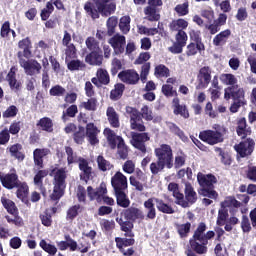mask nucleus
I'll use <instances>...</instances> for the list:
<instances>
[{"instance_id": "f257e3e1", "label": "nucleus", "mask_w": 256, "mask_h": 256, "mask_svg": "<svg viewBox=\"0 0 256 256\" xmlns=\"http://www.w3.org/2000/svg\"><path fill=\"white\" fill-rule=\"evenodd\" d=\"M120 217L115 218L116 223H118L120 230L124 233L123 237H116L115 243L116 247L123 256H133L135 255V232L133 229L137 219L140 221H145V213L143 210L137 207H129L121 211ZM129 247V248H127Z\"/></svg>"}, {"instance_id": "f03ea898", "label": "nucleus", "mask_w": 256, "mask_h": 256, "mask_svg": "<svg viewBox=\"0 0 256 256\" xmlns=\"http://www.w3.org/2000/svg\"><path fill=\"white\" fill-rule=\"evenodd\" d=\"M126 113L130 117V128L132 131H137L131 132L130 143L134 149H137L140 153L145 155L147 153V146L145 143L151 141V137H149V133L145 132L147 131V127H145V124L143 123L141 112H139L137 108L127 106Z\"/></svg>"}, {"instance_id": "7ed1b4c3", "label": "nucleus", "mask_w": 256, "mask_h": 256, "mask_svg": "<svg viewBox=\"0 0 256 256\" xmlns=\"http://www.w3.org/2000/svg\"><path fill=\"white\" fill-rule=\"evenodd\" d=\"M156 162L150 164V171L152 175H159L164 169H181L185 165V155H178L173 162V148L169 144H161L154 149Z\"/></svg>"}, {"instance_id": "20e7f679", "label": "nucleus", "mask_w": 256, "mask_h": 256, "mask_svg": "<svg viewBox=\"0 0 256 256\" xmlns=\"http://www.w3.org/2000/svg\"><path fill=\"white\" fill-rule=\"evenodd\" d=\"M18 49H21L22 51H18L17 57L19 59L20 67L24 68V71L26 75H30L33 77V75H39L41 73V63H39L37 60H25V59H31L33 52L31 49H33V42H31V38L26 37L18 42ZM25 57V59L23 58Z\"/></svg>"}, {"instance_id": "39448f33", "label": "nucleus", "mask_w": 256, "mask_h": 256, "mask_svg": "<svg viewBox=\"0 0 256 256\" xmlns=\"http://www.w3.org/2000/svg\"><path fill=\"white\" fill-rule=\"evenodd\" d=\"M206 231L207 224L200 222L194 231L192 238L189 240L191 249L195 251L197 255L207 254V251H209V248H207L209 240L215 237V232L213 230H210L205 234Z\"/></svg>"}, {"instance_id": "423d86ee", "label": "nucleus", "mask_w": 256, "mask_h": 256, "mask_svg": "<svg viewBox=\"0 0 256 256\" xmlns=\"http://www.w3.org/2000/svg\"><path fill=\"white\" fill-rule=\"evenodd\" d=\"M50 177L53 178V192L50 195L51 201L56 203L65 195V189H67V168L55 167L50 170Z\"/></svg>"}, {"instance_id": "0eeeda50", "label": "nucleus", "mask_w": 256, "mask_h": 256, "mask_svg": "<svg viewBox=\"0 0 256 256\" xmlns=\"http://www.w3.org/2000/svg\"><path fill=\"white\" fill-rule=\"evenodd\" d=\"M198 185L201 187L199 194L202 197H208V199L217 200L219 193L215 190V185H217V177L213 174H203L199 172L197 174Z\"/></svg>"}, {"instance_id": "6e6552de", "label": "nucleus", "mask_w": 256, "mask_h": 256, "mask_svg": "<svg viewBox=\"0 0 256 256\" xmlns=\"http://www.w3.org/2000/svg\"><path fill=\"white\" fill-rule=\"evenodd\" d=\"M95 4H93L91 1H87L84 4V11L87 15V17H91L93 21L95 19H99L100 15L102 17H109L110 15H113L117 9V5L113 2L111 3H104L103 8L99 6L97 3V0H93ZM96 5V8H95Z\"/></svg>"}, {"instance_id": "1a4fd4ad", "label": "nucleus", "mask_w": 256, "mask_h": 256, "mask_svg": "<svg viewBox=\"0 0 256 256\" xmlns=\"http://www.w3.org/2000/svg\"><path fill=\"white\" fill-rule=\"evenodd\" d=\"M104 136L110 149L115 150L117 148V155L123 160L129 157V147L125 144L123 137L117 135L111 128L104 129Z\"/></svg>"}, {"instance_id": "9d476101", "label": "nucleus", "mask_w": 256, "mask_h": 256, "mask_svg": "<svg viewBox=\"0 0 256 256\" xmlns=\"http://www.w3.org/2000/svg\"><path fill=\"white\" fill-rule=\"evenodd\" d=\"M214 130H203L199 133V139L208 145H217L223 143L227 128L219 124H215Z\"/></svg>"}, {"instance_id": "9b49d317", "label": "nucleus", "mask_w": 256, "mask_h": 256, "mask_svg": "<svg viewBox=\"0 0 256 256\" xmlns=\"http://www.w3.org/2000/svg\"><path fill=\"white\" fill-rule=\"evenodd\" d=\"M234 151H236L237 157H240V159L251 157L253 151H255V140L251 137L242 139L239 144L234 145Z\"/></svg>"}, {"instance_id": "f8f14e48", "label": "nucleus", "mask_w": 256, "mask_h": 256, "mask_svg": "<svg viewBox=\"0 0 256 256\" xmlns=\"http://www.w3.org/2000/svg\"><path fill=\"white\" fill-rule=\"evenodd\" d=\"M151 59V53L141 52L138 59L135 60V65H142L140 72V79L142 83H147V77H149V72L151 71V62H147Z\"/></svg>"}, {"instance_id": "ddd939ff", "label": "nucleus", "mask_w": 256, "mask_h": 256, "mask_svg": "<svg viewBox=\"0 0 256 256\" xmlns=\"http://www.w3.org/2000/svg\"><path fill=\"white\" fill-rule=\"evenodd\" d=\"M21 180H19V175L15 168L11 170L10 173L0 172V183L4 187V189H8L9 191L19 187Z\"/></svg>"}, {"instance_id": "4468645a", "label": "nucleus", "mask_w": 256, "mask_h": 256, "mask_svg": "<svg viewBox=\"0 0 256 256\" xmlns=\"http://www.w3.org/2000/svg\"><path fill=\"white\" fill-rule=\"evenodd\" d=\"M213 70L209 66H203L199 69L197 74V86L196 89H207L209 83H211Z\"/></svg>"}, {"instance_id": "2eb2a0df", "label": "nucleus", "mask_w": 256, "mask_h": 256, "mask_svg": "<svg viewBox=\"0 0 256 256\" xmlns=\"http://www.w3.org/2000/svg\"><path fill=\"white\" fill-rule=\"evenodd\" d=\"M111 185L114 193H123L129 191L127 184V176L121 172H116L111 178Z\"/></svg>"}, {"instance_id": "dca6fc26", "label": "nucleus", "mask_w": 256, "mask_h": 256, "mask_svg": "<svg viewBox=\"0 0 256 256\" xmlns=\"http://www.w3.org/2000/svg\"><path fill=\"white\" fill-rule=\"evenodd\" d=\"M187 32L183 30H179L175 36V42L171 47H169L170 53H173L174 55H179V53H183V47L187 45Z\"/></svg>"}, {"instance_id": "f3484780", "label": "nucleus", "mask_w": 256, "mask_h": 256, "mask_svg": "<svg viewBox=\"0 0 256 256\" xmlns=\"http://www.w3.org/2000/svg\"><path fill=\"white\" fill-rule=\"evenodd\" d=\"M224 99H226V101L233 99V101L243 102V99H245V90L240 88L238 84H236V86H229L224 90Z\"/></svg>"}, {"instance_id": "a211bd4d", "label": "nucleus", "mask_w": 256, "mask_h": 256, "mask_svg": "<svg viewBox=\"0 0 256 256\" xmlns=\"http://www.w3.org/2000/svg\"><path fill=\"white\" fill-rule=\"evenodd\" d=\"M118 78L122 83H126V85H137V83H139V79L141 80L139 73L133 69L119 72Z\"/></svg>"}, {"instance_id": "6ab92c4d", "label": "nucleus", "mask_w": 256, "mask_h": 256, "mask_svg": "<svg viewBox=\"0 0 256 256\" xmlns=\"http://www.w3.org/2000/svg\"><path fill=\"white\" fill-rule=\"evenodd\" d=\"M87 195L90 201H97V203L101 205V199L103 196L107 195V185L102 182L96 189H93L92 186H88Z\"/></svg>"}, {"instance_id": "aec40b11", "label": "nucleus", "mask_w": 256, "mask_h": 256, "mask_svg": "<svg viewBox=\"0 0 256 256\" xmlns=\"http://www.w3.org/2000/svg\"><path fill=\"white\" fill-rule=\"evenodd\" d=\"M146 221H155L157 219V208H155V197L149 198L143 203Z\"/></svg>"}, {"instance_id": "412c9836", "label": "nucleus", "mask_w": 256, "mask_h": 256, "mask_svg": "<svg viewBox=\"0 0 256 256\" xmlns=\"http://www.w3.org/2000/svg\"><path fill=\"white\" fill-rule=\"evenodd\" d=\"M78 167L81 171L80 180L84 181L85 183H89V180L91 179V175L93 173V168L89 166V162L87 161V159L79 157Z\"/></svg>"}, {"instance_id": "4be33fe9", "label": "nucleus", "mask_w": 256, "mask_h": 256, "mask_svg": "<svg viewBox=\"0 0 256 256\" xmlns=\"http://www.w3.org/2000/svg\"><path fill=\"white\" fill-rule=\"evenodd\" d=\"M91 81L96 87H101L102 85H109L111 83V77L106 69L99 68L96 72V77H93Z\"/></svg>"}, {"instance_id": "5701e85b", "label": "nucleus", "mask_w": 256, "mask_h": 256, "mask_svg": "<svg viewBox=\"0 0 256 256\" xmlns=\"http://www.w3.org/2000/svg\"><path fill=\"white\" fill-rule=\"evenodd\" d=\"M125 36L115 35L109 40V44L114 50L115 55H122L125 53Z\"/></svg>"}, {"instance_id": "b1692460", "label": "nucleus", "mask_w": 256, "mask_h": 256, "mask_svg": "<svg viewBox=\"0 0 256 256\" xmlns=\"http://www.w3.org/2000/svg\"><path fill=\"white\" fill-rule=\"evenodd\" d=\"M227 24V14L220 13L218 18L213 21L212 24L206 25V29L210 32V35H215L221 31V27Z\"/></svg>"}, {"instance_id": "393cba45", "label": "nucleus", "mask_w": 256, "mask_h": 256, "mask_svg": "<svg viewBox=\"0 0 256 256\" xmlns=\"http://www.w3.org/2000/svg\"><path fill=\"white\" fill-rule=\"evenodd\" d=\"M236 133L240 139H247V137L251 136L253 130L251 126L247 125V119L240 118L237 121Z\"/></svg>"}, {"instance_id": "a878e982", "label": "nucleus", "mask_w": 256, "mask_h": 256, "mask_svg": "<svg viewBox=\"0 0 256 256\" xmlns=\"http://www.w3.org/2000/svg\"><path fill=\"white\" fill-rule=\"evenodd\" d=\"M85 63L95 67L103 65V50H95L85 56Z\"/></svg>"}, {"instance_id": "bb28decb", "label": "nucleus", "mask_w": 256, "mask_h": 256, "mask_svg": "<svg viewBox=\"0 0 256 256\" xmlns=\"http://www.w3.org/2000/svg\"><path fill=\"white\" fill-rule=\"evenodd\" d=\"M85 133L90 145H99V138H97V136L99 135L100 131L94 123H88L86 125Z\"/></svg>"}, {"instance_id": "cd10ccee", "label": "nucleus", "mask_w": 256, "mask_h": 256, "mask_svg": "<svg viewBox=\"0 0 256 256\" xmlns=\"http://www.w3.org/2000/svg\"><path fill=\"white\" fill-rule=\"evenodd\" d=\"M181 100L179 97L173 98L172 107L174 115H180L183 119H189V110L187 109V105L180 104Z\"/></svg>"}, {"instance_id": "c85d7f7f", "label": "nucleus", "mask_w": 256, "mask_h": 256, "mask_svg": "<svg viewBox=\"0 0 256 256\" xmlns=\"http://www.w3.org/2000/svg\"><path fill=\"white\" fill-rule=\"evenodd\" d=\"M7 151L10 155L17 159V161H24L25 160V152L23 151V144L15 143L7 147Z\"/></svg>"}, {"instance_id": "c756f323", "label": "nucleus", "mask_w": 256, "mask_h": 256, "mask_svg": "<svg viewBox=\"0 0 256 256\" xmlns=\"http://www.w3.org/2000/svg\"><path fill=\"white\" fill-rule=\"evenodd\" d=\"M47 155H49V149L47 148H36L33 151L34 164L38 169H43V167H45L43 164V158L47 157Z\"/></svg>"}, {"instance_id": "7c9ffc66", "label": "nucleus", "mask_w": 256, "mask_h": 256, "mask_svg": "<svg viewBox=\"0 0 256 256\" xmlns=\"http://www.w3.org/2000/svg\"><path fill=\"white\" fill-rule=\"evenodd\" d=\"M15 189H17L16 197L20 199L22 203H29V185L27 182H20Z\"/></svg>"}, {"instance_id": "2f4dec72", "label": "nucleus", "mask_w": 256, "mask_h": 256, "mask_svg": "<svg viewBox=\"0 0 256 256\" xmlns=\"http://www.w3.org/2000/svg\"><path fill=\"white\" fill-rule=\"evenodd\" d=\"M106 117L111 127L114 129H119V127H121V123L119 122V114H117V111H115L113 106L107 108Z\"/></svg>"}, {"instance_id": "473e14b6", "label": "nucleus", "mask_w": 256, "mask_h": 256, "mask_svg": "<svg viewBox=\"0 0 256 256\" xmlns=\"http://www.w3.org/2000/svg\"><path fill=\"white\" fill-rule=\"evenodd\" d=\"M49 175V170L47 169H39L37 173L34 175V185L39 187L42 195H45V186H43V179Z\"/></svg>"}, {"instance_id": "72a5a7b5", "label": "nucleus", "mask_w": 256, "mask_h": 256, "mask_svg": "<svg viewBox=\"0 0 256 256\" xmlns=\"http://www.w3.org/2000/svg\"><path fill=\"white\" fill-rule=\"evenodd\" d=\"M231 37V30L226 29L218 33L214 38H213V45L215 47H223V45L227 44V41Z\"/></svg>"}, {"instance_id": "f704fd0d", "label": "nucleus", "mask_w": 256, "mask_h": 256, "mask_svg": "<svg viewBox=\"0 0 256 256\" xmlns=\"http://www.w3.org/2000/svg\"><path fill=\"white\" fill-rule=\"evenodd\" d=\"M116 198V204L122 209H127L131 205V200H129V190L125 192H116L114 193Z\"/></svg>"}, {"instance_id": "c9c22d12", "label": "nucleus", "mask_w": 256, "mask_h": 256, "mask_svg": "<svg viewBox=\"0 0 256 256\" xmlns=\"http://www.w3.org/2000/svg\"><path fill=\"white\" fill-rule=\"evenodd\" d=\"M154 203L156 204V209L160 213H164L166 215H173V213H175V209H173V206L165 203V201L161 198L154 197Z\"/></svg>"}, {"instance_id": "e433bc0d", "label": "nucleus", "mask_w": 256, "mask_h": 256, "mask_svg": "<svg viewBox=\"0 0 256 256\" xmlns=\"http://www.w3.org/2000/svg\"><path fill=\"white\" fill-rule=\"evenodd\" d=\"M184 195L185 201L188 203V205H194V203H197V192H195V189L191 183L185 184Z\"/></svg>"}, {"instance_id": "4c0bfd02", "label": "nucleus", "mask_w": 256, "mask_h": 256, "mask_svg": "<svg viewBox=\"0 0 256 256\" xmlns=\"http://www.w3.org/2000/svg\"><path fill=\"white\" fill-rule=\"evenodd\" d=\"M6 79L12 91H19V89H21V82L17 81V74L15 73V68L12 67L10 69L6 76Z\"/></svg>"}, {"instance_id": "58836bf2", "label": "nucleus", "mask_w": 256, "mask_h": 256, "mask_svg": "<svg viewBox=\"0 0 256 256\" xmlns=\"http://www.w3.org/2000/svg\"><path fill=\"white\" fill-rule=\"evenodd\" d=\"M65 239L66 241H60L57 243V247L60 249V251H67V249H70V251H75L77 249V241L73 240L69 235H66Z\"/></svg>"}, {"instance_id": "ea45409f", "label": "nucleus", "mask_w": 256, "mask_h": 256, "mask_svg": "<svg viewBox=\"0 0 256 256\" xmlns=\"http://www.w3.org/2000/svg\"><path fill=\"white\" fill-rule=\"evenodd\" d=\"M144 15L146 21H159L161 19V14H159V10L152 6H146L144 8Z\"/></svg>"}, {"instance_id": "a19ab883", "label": "nucleus", "mask_w": 256, "mask_h": 256, "mask_svg": "<svg viewBox=\"0 0 256 256\" xmlns=\"http://www.w3.org/2000/svg\"><path fill=\"white\" fill-rule=\"evenodd\" d=\"M36 127H39L41 131H45L46 133H53L54 124L53 120L49 117H43L36 123Z\"/></svg>"}, {"instance_id": "79ce46f5", "label": "nucleus", "mask_w": 256, "mask_h": 256, "mask_svg": "<svg viewBox=\"0 0 256 256\" xmlns=\"http://www.w3.org/2000/svg\"><path fill=\"white\" fill-rule=\"evenodd\" d=\"M123 93H125V84L123 83L115 84L114 89L110 91L111 101H119V99L123 97Z\"/></svg>"}, {"instance_id": "37998d69", "label": "nucleus", "mask_w": 256, "mask_h": 256, "mask_svg": "<svg viewBox=\"0 0 256 256\" xmlns=\"http://www.w3.org/2000/svg\"><path fill=\"white\" fill-rule=\"evenodd\" d=\"M1 203L4 209H6L7 213H9L10 215H17V213H19V209L17 208V205H15V202H13V200L7 197H2Z\"/></svg>"}, {"instance_id": "c03bdc74", "label": "nucleus", "mask_w": 256, "mask_h": 256, "mask_svg": "<svg viewBox=\"0 0 256 256\" xmlns=\"http://www.w3.org/2000/svg\"><path fill=\"white\" fill-rule=\"evenodd\" d=\"M78 113H79V108L77 107V105L72 104L66 109V111H63L61 119L63 123H67V121H69V118L70 119L75 118Z\"/></svg>"}, {"instance_id": "a18cd8bd", "label": "nucleus", "mask_w": 256, "mask_h": 256, "mask_svg": "<svg viewBox=\"0 0 256 256\" xmlns=\"http://www.w3.org/2000/svg\"><path fill=\"white\" fill-rule=\"evenodd\" d=\"M220 207L224 209H239L241 207V202H239L234 196H228L224 201L220 203Z\"/></svg>"}, {"instance_id": "49530a36", "label": "nucleus", "mask_w": 256, "mask_h": 256, "mask_svg": "<svg viewBox=\"0 0 256 256\" xmlns=\"http://www.w3.org/2000/svg\"><path fill=\"white\" fill-rule=\"evenodd\" d=\"M81 211H83V207H81V204H75L71 206L66 212V220L75 221V218L79 216Z\"/></svg>"}, {"instance_id": "de8ad7c7", "label": "nucleus", "mask_w": 256, "mask_h": 256, "mask_svg": "<svg viewBox=\"0 0 256 256\" xmlns=\"http://www.w3.org/2000/svg\"><path fill=\"white\" fill-rule=\"evenodd\" d=\"M85 137L87 135L83 126H78V130L72 134L73 141L76 145H83L85 143Z\"/></svg>"}, {"instance_id": "09e8293b", "label": "nucleus", "mask_w": 256, "mask_h": 256, "mask_svg": "<svg viewBox=\"0 0 256 256\" xmlns=\"http://www.w3.org/2000/svg\"><path fill=\"white\" fill-rule=\"evenodd\" d=\"M154 75L157 79L167 78L171 75V71L165 66V64H159L154 69Z\"/></svg>"}, {"instance_id": "8fccbe9b", "label": "nucleus", "mask_w": 256, "mask_h": 256, "mask_svg": "<svg viewBox=\"0 0 256 256\" xmlns=\"http://www.w3.org/2000/svg\"><path fill=\"white\" fill-rule=\"evenodd\" d=\"M200 16L203 17V19H206L207 23L211 25L215 19V10L210 6H207L200 10Z\"/></svg>"}, {"instance_id": "3c124183", "label": "nucleus", "mask_w": 256, "mask_h": 256, "mask_svg": "<svg viewBox=\"0 0 256 256\" xmlns=\"http://www.w3.org/2000/svg\"><path fill=\"white\" fill-rule=\"evenodd\" d=\"M97 165H98V169L100 171H111V169H113V164H111V162H109L108 160L105 159V157H103V155H99L96 159Z\"/></svg>"}, {"instance_id": "603ef678", "label": "nucleus", "mask_w": 256, "mask_h": 256, "mask_svg": "<svg viewBox=\"0 0 256 256\" xmlns=\"http://www.w3.org/2000/svg\"><path fill=\"white\" fill-rule=\"evenodd\" d=\"M176 229L181 239H187V237H189V233H191V224L190 222H187L185 224H178L176 226Z\"/></svg>"}, {"instance_id": "864d4df0", "label": "nucleus", "mask_w": 256, "mask_h": 256, "mask_svg": "<svg viewBox=\"0 0 256 256\" xmlns=\"http://www.w3.org/2000/svg\"><path fill=\"white\" fill-rule=\"evenodd\" d=\"M39 219L44 227H51V225H53V216L49 208H46L45 211L39 215Z\"/></svg>"}, {"instance_id": "5fc2aeb1", "label": "nucleus", "mask_w": 256, "mask_h": 256, "mask_svg": "<svg viewBox=\"0 0 256 256\" xmlns=\"http://www.w3.org/2000/svg\"><path fill=\"white\" fill-rule=\"evenodd\" d=\"M119 23L116 16L109 17L106 22L107 27V35L109 37H113L115 35V28L117 27V24Z\"/></svg>"}, {"instance_id": "6e6d98bb", "label": "nucleus", "mask_w": 256, "mask_h": 256, "mask_svg": "<svg viewBox=\"0 0 256 256\" xmlns=\"http://www.w3.org/2000/svg\"><path fill=\"white\" fill-rule=\"evenodd\" d=\"M65 153L67 155V163L68 165H73V163L79 164V157L77 156V153L73 150L71 146H65Z\"/></svg>"}, {"instance_id": "4d7b16f0", "label": "nucleus", "mask_w": 256, "mask_h": 256, "mask_svg": "<svg viewBox=\"0 0 256 256\" xmlns=\"http://www.w3.org/2000/svg\"><path fill=\"white\" fill-rule=\"evenodd\" d=\"M79 108L86 111H95L97 109V98L90 97L86 102H81Z\"/></svg>"}, {"instance_id": "13d9d810", "label": "nucleus", "mask_w": 256, "mask_h": 256, "mask_svg": "<svg viewBox=\"0 0 256 256\" xmlns=\"http://www.w3.org/2000/svg\"><path fill=\"white\" fill-rule=\"evenodd\" d=\"M39 246L41 249H43V251H45V253H48V256L57 255V247L53 244L47 243L45 239H42L39 242Z\"/></svg>"}, {"instance_id": "bf43d9fd", "label": "nucleus", "mask_w": 256, "mask_h": 256, "mask_svg": "<svg viewBox=\"0 0 256 256\" xmlns=\"http://www.w3.org/2000/svg\"><path fill=\"white\" fill-rule=\"evenodd\" d=\"M119 27L122 33L127 35L129 31H131V17L130 16H123L120 18Z\"/></svg>"}, {"instance_id": "052dcab7", "label": "nucleus", "mask_w": 256, "mask_h": 256, "mask_svg": "<svg viewBox=\"0 0 256 256\" xmlns=\"http://www.w3.org/2000/svg\"><path fill=\"white\" fill-rule=\"evenodd\" d=\"M67 67L69 71H83L87 67V64L85 62L76 59V60H71L68 64Z\"/></svg>"}, {"instance_id": "680f3d73", "label": "nucleus", "mask_w": 256, "mask_h": 256, "mask_svg": "<svg viewBox=\"0 0 256 256\" xmlns=\"http://www.w3.org/2000/svg\"><path fill=\"white\" fill-rule=\"evenodd\" d=\"M227 219H229V210L220 206V209L218 210L216 225L222 227V225H225V221H227Z\"/></svg>"}, {"instance_id": "e2e57ef3", "label": "nucleus", "mask_w": 256, "mask_h": 256, "mask_svg": "<svg viewBox=\"0 0 256 256\" xmlns=\"http://www.w3.org/2000/svg\"><path fill=\"white\" fill-rule=\"evenodd\" d=\"M161 91H162V94L164 95V97H167V98L174 97V99L176 97H179L177 90H175V88H173V85H171V84L162 85Z\"/></svg>"}, {"instance_id": "0e129e2a", "label": "nucleus", "mask_w": 256, "mask_h": 256, "mask_svg": "<svg viewBox=\"0 0 256 256\" xmlns=\"http://www.w3.org/2000/svg\"><path fill=\"white\" fill-rule=\"evenodd\" d=\"M89 249H91V242L82 236L78 240L76 251H80V253H89Z\"/></svg>"}, {"instance_id": "69168bd1", "label": "nucleus", "mask_w": 256, "mask_h": 256, "mask_svg": "<svg viewBox=\"0 0 256 256\" xmlns=\"http://www.w3.org/2000/svg\"><path fill=\"white\" fill-rule=\"evenodd\" d=\"M220 81L223 85H230V87L237 85V77L233 74H221Z\"/></svg>"}, {"instance_id": "338daca9", "label": "nucleus", "mask_w": 256, "mask_h": 256, "mask_svg": "<svg viewBox=\"0 0 256 256\" xmlns=\"http://www.w3.org/2000/svg\"><path fill=\"white\" fill-rule=\"evenodd\" d=\"M198 51H199V53H201V51H205V46H200V48H199V44L190 43L187 46L186 55H187V57H193V56L197 55Z\"/></svg>"}, {"instance_id": "774afa93", "label": "nucleus", "mask_w": 256, "mask_h": 256, "mask_svg": "<svg viewBox=\"0 0 256 256\" xmlns=\"http://www.w3.org/2000/svg\"><path fill=\"white\" fill-rule=\"evenodd\" d=\"M86 47L89 51H101V47L99 46V41L95 39V37H88L85 41Z\"/></svg>"}]
</instances>
